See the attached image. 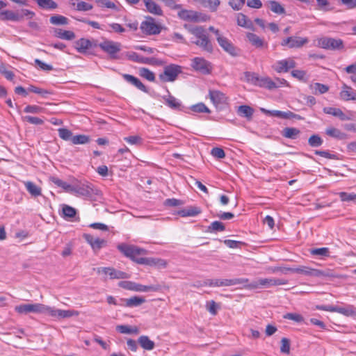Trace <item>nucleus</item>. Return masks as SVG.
I'll return each instance as SVG.
<instances>
[{"mask_svg": "<svg viewBox=\"0 0 356 356\" xmlns=\"http://www.w3.org/2000/svg\"><path fill=\"white\" fill-rule=\"evenodd\" d=\"M225 229V225L220 221H214L208 227L207 231L209 232H223Z\"/></svg>", "mask_w": 356, "mask_h": 356, "instance_id": "46", "label": "nucleus"}, {"mask_svg": "<svg viewBox=\"0 0 356 356\" xmlns=\"http://www.w3.org/2000/svg\"><path fill=\"white\" fill-rule=\"evenodd\" d=\"M118 250L126 257L130 258L138 264V260L140 257V255L147 254V252L143 248H138L136 245H128L126 244H120L118 246Z\"/></svg>", "mask_w": 356, "mask_h": 356, "instance_id": "10", "label": "nucleus"}, {"mask_svg": "<svg viewBox=\"0 0 356 356\" xmlns=\"http://www.w3.org/2000/svg\"><path fill=\"white\" fill-rule=\"evenodd\" d=\"M59 136L65 140H71L72 136V133L67 129L60 128L58 130Z\"/></svg>", "mask_w": 356, "mask_h": 356, "instance_id": "58", "label": "nucleus"}, {"mask_svg": "<svg viewBox=\"0 0 356 356\" xmlns=\"http://www.w3.org/2000/svg\"><path fill=\"white\" fill-rule=\"evenodd\" d=\"M83 237L87 243L90 245L92 249L95 252L99 251L107 244V241L106 240L99 238H95L90 234H84Z\"/></svg>", "mask_w": 356, "mask_h": 356, "instance_id": "20", "label": "nucleus"}, {"mask_svg": "<svg viewBox=\"0 0 356 356\" xmlns=\"http://www.w3.org/2000/svg\"><path fill=\"white\" fill-rule=\"evenodd\" d=\"M35 13L28 9H22L17 12L12 10H3L0 20H10L13 22H19L24 17L31 19L34 17Z\"/></svg>", "mask_w": 356, "mask_h": 356, "instance_id": "6", "label": "nucleus"}, {"mask_svg": "<svg viewBox=\"0 0 356 356\" xmlns=\"http://www.w3.org/2000/svg\"><path fill=\"white\" fill-rule=\"evenodd\" d=\"M245 3V0H230L228 4L232 7L233 10H240L243 8Z\"/></svg>", "mask_w": 356, "mask_h": 356, "instance_id": "61", "label": "nucleus"}, {"mask_svg": "<svg viewBox=\"0 0 356 356\" xmlns=\"http://www.w3.org/2000/svg\"><path fill=\"white\" fill-rule=\"evenodd\" d=\"M116 330L122 334H138V328L136 326L131 327L126 325H120L116 327Z\"/></svg>", "mask_w": 356, "mask_h": 356, "instance_id": "42", "label": "nucleus"}, {"mask_svg": "<svg viewBox=\"0 0 356 356\" xmlns=\"http://www.w3.org/2000/svg\"><path fill=\"white\" fill-rule=\"evenodd\" d=\"M191 67L203 74H210L212 70L211 63L202 57H195L191 60Z\"/></svg>", "mask_w": 356, "mask_h": 356, "instance_id": "14", "label": "nucleus"}, {"mask_svg": "<svg viewBox=\"0 0 356 356\" xmlns=\"http://www.w3.org/2000/svg\"><path fill=\"white\" fill-rule=\"evenodd\" d=\"M268 4L272 12L279 15L285 13L284 8L279 2L276 1H269Z\"/></svg>", "mask_w": 356, "mask_h": 356, "instance_id": "44", "label": "nucleus"}, {"mask_svg": "<svg viewBox=\"0 0 356 356\" xmlns=\"http://www.w3.org/2000/svg\"><path fill=\"white\" fill-rule=\"evenodd\" d=\"M209 96L212 103L216 107L225 104L227 101L225 95L219 90H209Z\"/></svg>", "mask_w": 356, "mask_h": 356, "instance_id": "22", "label": "nucleus"}, {"mask_svg": "<svg viewBox=\"0 0 356 356\" xmlns=\"http://www.w3.org/2000/svg\"><path fill=\"white\" fill-rule=\"evenodd\" d=\"M201 213V209L197 207H189L179 211V215L181 217L196 216Z\"/></svg>", "mask_w": 356, "mask_h": 356, "instance_id": "32", "label": "nucleus"}, {"mask_svg": "<svg viewBox=\"0 0 356 356\" xmlns=\"http://www.w3.org/2000/svg\"><path fill=\"white\" fill-rule=\"evenodd\" d=\"M287 271L294 273H298L310 277H334V275L330 270H321L319 269L312 268L305 266H300L297 268H284Z\"/></svg>", "mask_w": 356, "mask_h": 356, "instance_id": "3", "label": "nucleus"}, {"mask_svg": "<svg viewBox=\"0 0 356 356\" xmlns=\"http://www.w3.org/2000/svg\"><path fill=\"white\" fill-rule=\"evenodd\" d=\"M206 308L211 314L216 315L220 307L214 300H210L207 302Z\"/></svg>", "mask_w": 356, "mask_h": 356, "instance_id": "60", "label": "nucleus"}, {"mask_svg": "<svg viewBox=\"0 0 356 356\" xmlns=\"http://www.w3.org/2000/svg\"><path fill=\"white\" fill-rule=\"evenodd\" d=\"M300 133V131L297 128L286 127L283 129L282 135L286 138L296 139Z\"/></svg>", "mask_w": 356, "mask_h": 356, "instance_id": "36", "label": "nucleus"}, {"mask_svg": "<svg viewBox=\"0 0 356 356\" xmlns=\"http://www.w3.org/2000/svg\"><path fill=\"white\" fill-rule=\"evenodd\" d=\"M38 6L44 9H55L58 5L52 0H36Z\"/></svg>", "mask_w": 356, "mask_h": 356, "instance_id": "48", "label": "nucleus"}, {"mask_svg": "<svg viewBox=\"0 0 356 356\" xmlns=\"http://www.w3.org/2000/svg\"><path fill=\"white\" fill-rule=\"evenodd\" d=\"M182 72V67L180 65L170 64L163 68V72L159 75V79L161 82H173L179 74Z\"/></svg>", "mask_w": 356, "mask_h": 356, "instance_id": "7", "label": "nucleus"}, {"mask_svg": "<svg viewBox=\"0 0 356 356\" xmlns=\"http://www.w3.org/2000/svg\"><path fill=\"white\" fill-rule=\"evenodd\" d=\"M118 286L127 290L138 292L158 291L161 289L159 284L145 286L131 281H121Z\"/></svg>", "mask_w": 356, "mask_h": 356, "instance_id": "8", "label": "nucleus"}, {"mask_svg": "<svg viewBox=\"0 0 356 356\" xmlns=\"http://www.w3.org/2000/svg\"><path fill=\"white\" fill-rule=\"evenodd\" d=\"M318 46L330 50H340L343 48V42L341 39L323 37L318 40Z\"/></svg>", "mask_w": 356, "mask_h": 356, "instance_id": "12", "label": "nucleus"}, {"mask_svg": "<svg viewBox=\"0 0 356 356\" xmlns=\"http://www.w3.org/2000/svg\"><path fill=\"white\" fill-rule=\"evenodd\" d=\"M191 111L195 113H210L211 111L204 103H198L193 105L191 108Z\"/></svg>", "mask_w": 356, "mask_h": 356, "instance_id": "54", "label": "nucleus"}, {"mask_svg": "<svg viewBox=\"0 0 356 356\" xmlns=\"http://www.w3.org/2000/svg\"><path fill=\"white\" fill-rule=\"evenodd\" d=\"M335 312L343 314L346 316H350L355 314V309L353 305L346 307H336Z\"/></svg>", "mask_w": 356, "mask_h": 356, "instance_id": "40", "label": "nucleus"}, {"mask_svg": "<svg viewBox=\"0 0 356 356\" xmlns=\"http://www.w3.org/2000/svg\"><path fill=\"white\" fill-rule=\"evenodd\" d=\"M323 139L318 135H312L308 139L309 145L312 147H318L323 144Z\"/></svg>", "mask_w": 356, "mask_h": 356, "instance_id": "55", "label": "nucleus"}, {"mask_svg": "<svg viewBox=\"0 0 356 356\" xmlns=\"http://www.w3.org/2000/svg\"><path fill=\"white\" fill-rule=\"evenodd\" d=\"M24 185L26 190L31 195L37 197L41 195V188L32 181H26L24 182Z\"/></svg>", "mask_w": 356, "mask_h": 356, "instance_id": "39", "label": "nucleus"}, {"mask_svg": "<svg viewBox=\"0 0 356 356\" xmlns=\"http://www.w3.org/2000/svg\"><path fill=\"white\" fill-rule=\"evenodd\" d=\"M288 281L284 279L277 278H260L257 281L242 284L245 288L248 289H257L260 288H269L273 286L284 285Z\"/></svg>", "mask_w": 356, "mask_h": 356, "instance_id": "4", "label": "nucleus"}, {"mask_svg": "<svg viewBox=\"0 0 356 356\" xmlns=\"http://www.w3.org/2000/svg\"><path fill=\"white\" fill-rule=\"evenodd\" d=\"M296 67V62L293 58H287L277 61L273 68L278 73L287 72L290 69Z\"/></svg>", "mask_w": 356, "mask_h": 356, "instance_id": "19", "label": "nucleus"}, {"mask_svg": "<svg viewBox=\"0 0 356 356\" xmlns=\"http://www.w3.org/2000/svg\"><path fill=\"white\" fill-rule=\"evenodd\" d=\"M341 201L356 202V194L348 193L346 192L339 193Z\"/></svg>", "mask_w": 356, "mask_h": 356, "instance_id": "57", "label": "nucleus"}, {"mask_svg": "<svg viewBox=\"0 0 356 356\" xmlns=\"http://www.w3.org/2000/svg\"><path fill=\"white\" fill-rule=\"evenodd\" d=\"M99 47L111 58H116V54L121 50V44L112 40H104L99 44Z\"/></svg>", "mask_w": 356, "mask_h": 356, "instance_id": "16", "label": "nucleus"}, {"mask_svg": "<svg viewBox=\"0 0 356 356\" xmlns=\"http://www.w3.org/2000/svg\"><path fill=\"white\" fill-rule=\"evenodd\" d=\"M50 181L58 186V187L62 188L65 191L68 193L72 192L73 186L69 184L68 183L63 181V180L60 179L58 177H51Z\"/></svg>", "mask_w": 356, "mask_h": 356, "instance_id": "34", "label": "nucleus"}, {"mask_svg": "<svg viewBox=\"0 0 356 356\" xmlns=\"http://www.w3.org/2000/svg\"><path fill=\"white\" fill-rule=\"evenodd\" d=\"M218 44L226 52L230 55H237L235 47L227 38H218Z\"/></svg>", "mask_w": 356, "mask_h": 356, "instance_id": "23", "label": "nucleus"}, {"mask_svg": "<svg viewBox=\"0 0 356 356\" xmlns=\"http://www.w3.org/2000/svg\"><path fill=\"white\" fill-rule=\"evenodd\" d=\"M346 72L350 74V79L353 82L356 83V63L348 65L345 69Z\"/></svg>", "mask_w": 356, "mask_h": 356, "instance_id": "64", "label": "nucleus"}, {"mask_svg": "<svg viewBox=\"0 0 356 356\" xmlns=\"http://www.w3.org/2000/svg\"><path fill=\"white\" fill-rule=\"evenodd\" d=\"M49 21L52 24L54 25H65L68 24V19L59 15L51 16Z\"/></svg>", "mask_w": 356, "mask_h": 356, "instance_id": "47", "label": "nucleus"}, {"mask_svg": "<svg viewBox=\"0 0 356 356\" xmlns=\"http://www.w3.org/2000/svg\"><path fill=\"white\" fill-rule=\"evenodd\" d=\"M246 38L248 40L257 48H261L266 45V43L262 38L253 33H248Z\"/></svg>", "mask_w": 356, "mask_h": 356, "instance_id": "28", "label": "nucleus"}, {"mask_svg": "<svg viewBox=\"0 0 356 356\" xmlns=\"http://www.w3.org/2000/svg\"><path fill=\"white\" fill-rule=\"evenodd\" d=\"M254 110L249 106L242 105L238 108V114L242 117L250 118L253 115Z\"/></svg>", "mask_w": 356, "mask_h": 356, "instance_id": "43", "label": "nucleus"}, {"mask_svg": "<svg viewBox=\"0 0 356 356\" xmlns=\"http://www.w3.org/2000/svg\"><path fill=\"white\" fill-rule=\"evenodd\" d=\"M326 134H327L329 136L342 139L344 137V134L342 133L339 129L334 127H330L326 129Z\"/></svg>", "mask_w": 356, "mask_h": 356, "instance_id": "53", "label": "nucleus"}, {"mask_svg": "<svg viewBox=\"0 0 356 356\" xmlns=\"http://www.w3.org/2000/svg\"><path fill=\"white\" fill-rule=\"evenodd\" d=\"M220 3V0H204L202 6L204 8H209L211 11L214 12L217 10Z\"/></svg>", "mask_w": 356, "mask_h": 356, "instance_id": "52", "label": "nucleus"}, {"mask_svg": "<svg viewBox=\"0 0 356 356\" xmlns=\"http://www.w3.org/2000/svg\"><path fill=\"white\" fill-rule=\"evenodd\" d=\"M245 76L248 80L255 86L268 90L276 88L274 81L268 76H259L257 74L250 72L246 73Z\"/></svg>", "mask_w": 356, "mask_h": 356, "instance_id": "11", "label": "nucleus"}, {"mask_svg": "<svg viewBox=\"0 0 356 356\" xmlns=\"http://www.w3.org/2000/svg\"><path fill=\"white\" fill-rule=\"evenodd\" d=\"M15 311L24 314L29 313L44 314L58 320L79 315L77 311L57 309L40 303L20 305L15 307Z\"/></svg>", "mask_w": 356, "mask_h": 356, "instance_id": "1", "label": "nucleus"}, {"mask_svg": "<svg viewBox=\"0 0 356 356\" xmlns=\"http://www.w3.org/2000/svg\"><path fill=\"white\" fill-rule=\"evenodd\" d=\"M147 10L154 15L161 16L163 15V11L161 7L156 3L153 0H143Z\"/></svg>", "mask_w": 356, "mask_h": 356, "instance_id": "27", "label": "nucleus"}, {"mask_svg": "<svg viewBox=\"0 0 356 356\" xmlns=\"http://www.w3.org/2000/svg\"><path fill=\"white\" fill-rule=\"evenodd\" d=\"M23 120L28 122L30 124H36V125L42 124L44 123V121L42 119H40L38 117H33V116H30V115H26V116L23 117Z\"/></svg>", "mask_w": 356, "mask_h": 356, "instance_id": "62", "label": "nucleus"}, {"mask_svg": "<svg viewBox=\"0 0 356 356\" xmlns=\"http://www.w3.org/2000/svg\"><path fill=\"white\" fill-rule=\"evenodd\" d=\"M165 104L172 109L179 110L181 108V103L173 96L168 95L163 97Z\"/></svg>", "mask_w": 356, "mask_h": 356, "instance_id": "37", "label": "nucleus"}, {"mask_svg": "<svg viewBox=\"0 0 356 356\" xmlns=\"http://www.w3.org/2000/svg\"><path fill=\"white\" fill-rule=\"evenodd\" d=\"M261 111L263 113L268 115L270 116L277 117V118H282V119H289V115H288V114H289V111L284 112V111H277V110L270 111V110H267L265 108H261Z\"/></svg>", "mask_w": 356, "mask_h": 356, "instance_id": "35", "label": "nucleus"}, {"mask_svg": "<svg viewBox=\"0 0 356 356\" xmlns=\"http://www.w3.org/2000/svg\"><path fill=\"white\" fill-rule=\"evenodd\" d=\"M312 255L320 257H330V250L328 248H313L309 250Z\"/></svg>", "mask_w": 356, "mask_h": 356, "instance_id": "51", "label": "nucleus"}, {"mask_svg": "<svg viewBox=\"0 0 356 356\" xmlns=\"http://www.w3.org/2000/svg\"><path fill=\"white\" fill-rule=\"evenodd\" d=\"M280 351L283 353L289 354L290 352V341L287 338L281 339Z\"/></svg>", "mask_w": 356, "mask_h": 356, "instance_id": "63", "label": "nucleus"}, {"mask_svg": "<svg viewBox=\"0 0 356 356\" xmlns=\"http://www.w3.org/2000/svg\"><path fill=\"white\" fill-rule=\"evenodd\" d=\"M129 60L142 64L162 65L164 62L154 58H147L139 55L136 52H131L127 55Z\"/></svg>", "mask_w": 356, "mask_h": 356, "instance_id": "18", "label": "nucleus"}, {"mask_svg": "<svg viewBox=\"0 0 356 356\" xmlns=\"http://www.w3.org/2000/svg\"><path fill=\"white\" fill-rule=\"evenodd\" d=\"M125 302L124 305L127 307H138L145 302V299L143 297L133 296L130 298L123 300Z\"/></svg>", "mask_w": 356, "mask_h": 356, "instance_id": "31", "label": "nucleus"}, {"mask_svg": "<svg viewBox=\"0 0 356 356\" xmlns=\"http://www.w3.org/2000/svg\"><path fill=\"white\" fill-rule=\"evenodd\" d=\"M122 76L126 81L134 86L140 90L147 92L146 86L138 78L127 74H123Z\"/></svg>", "mask_w": 356, "mask_h": 356, "instance_id": "26", "label": "nucleus"}, {"mask_svg": "<svg viewBox=\"0 0 356 356\" xmlns=\"http://www.w3.org/2000/svg\"><path fill=\"white\" fill-rule=\"evenodd\" d=\"M55 35L60 39L71 40L75 38V34L71 31H65L60 29H56L54 31Z\"/></svg>", "mask_w": 356, "mask_h": 356, "instance_id": "33", "label": "nucleus"}, {"mask_svg": "<svg viewBox=\"0 0 356 356\" xmlns=\"http://www.w3.org/2000/svg\"><path fill=\"white\" fill-rule=\"evenodd\" d=\"M139 75L149 81H154L155 80V75L154 74L150 71L149 69L145 67H142L139 69Z\"/></svg>", "mask_w": 356, "mask_h": 356, "instance_id": "50", "label": "nucleus"}, {"mask_svg": "<svg viewBox=\"0 0 356 356\" xmlns=\"http://www.w3.org/2000/svg\"><path fill=\"white\" fill-rule=\"evenodd\" d=\"M92 47L91 42L86 38H81L76 41L75 42V48L80 53L86 52L88 49H89Z\"/></svg>", "mask_w": 356, "mask_h": 356, "instance_id": "30", "label": "nucleus"}, {"mask_svg": "<svg viewBox=\"0 0 356 356\" xmlns=\"http://www.w3.org/2000/svg\"><path fill=\"white\" fill-rule=\"evenodd\" d=\"M72 193H75L85 197H90L95 193V192L92 185L82 184L73 186Z\"/></svg>", "mask_w": 356, "mask_h": 356, "instance_id": "21", "label": "nucleus"}, {"mask_svg": "<svg viewBox=\"0 0 356 356\" xmlns=\"http://www.w3.org/2000/svg\"><path fill=\"white\" fill-rule=\"evenodd\" d=\"M98 274H104L108 275L111 279H127L130 277V275L120 270H118L110 267H99L95 269Z\"/></svg>", "mask_w": 356, "mask_h": 356, "instance_id": "15", "label": "nucleus"}, {"mask_svg": "<svg viewBox=\"0 0 356 356\" xmlns=\"http://www.w3.org/2000/svg\"><path fill=\"white\" fill-rule=\"evenodd\" d=\"M177 15L182 20L193 22H204L209 19L208 15L192 10L181 9Z\"/></svg>", "mask_w": 356, "mask_h": 356, "instance_id": "9", "label": "nucleus"}, {"mask_svg": "<svg viewBox=\"0 0 356 356\" xmlns=\"http://www.w3.org/2000/svg\"><path fill=\"white\" fill-rule=\"evenodd\" d=\"M90 138L86 135H76L72 138V142L74 145L86 144L89 143Z\"/></svg>", "mask_w": 356, "mask_h": 356, "instance_id": "56", "label": "nucleus"}, {"mask_svg": "<svg viewBox=\"0 0 356 356\" xmlns=\"http://www.w3.org/2000/svg\"><path fill=\"white\" fill-rule=\"evenodd\" d=\"M140 346L147 350H152L154 348V342L151 341L147 336H141L138 339Z\"/></svg>", "mask_w": 356, "mask_h": 356, "instance_id": "38", "label": "nucleus"}, {"mask_svg": "<svg viewBox=\"0 0 356 356\" xmlns=\"http://www.w3.org/2000/svg\"><path fill=\"white\" fill-rule=\"evenodd\" d=\"M284 318L291 320L297 323H301L304 321L303 316L298 313H287L284 315Z\"/></svg>", "mask_w": 356, "mask_h": 356, "instance_id": "59", "label": "nucleus"}, {"mask_svg": "<svg viewBox=\"0 0 356 356\" xmlns=\"http://www.w3.org/2000/svg\"><path fill=\"white\" fill-rule=\"evenodd\" d=\"M248 282L247 278L234 279H208L204 281V285L211 287L230 286L245 284Z\"/></svg>", "mask_w": 356, "mask_h": 356, "instance_id": "5", "label": "nucleus"}, {"mask_svg": "<svg viewBox=\"0 0 356 356\" xmlns=\"http://www.w3.org/2000/svg\"><path fill=\"white\" fill-rule=\"evenodd\" d=\"M142 31L147 35H157L161 31V25L156 23L152 17H147L140 24Z\"/></svg>", "mask_w": 356, "mask_h": 356, "instance_id": "13", "label": "nucleus"}, {"mask_svg": "<svg viewBox=\"0 0 356 356\" xmlns=\"http://www.w3.org/2000/svg\"><path fill=\"white\" fill-rule=\"evenodd\" d=\"M138 264L148 266H158L163 268L166 267L167 265V262L165 260L156 258H140V259L138 260Z\"/></svg>", "mask_w": 356, "mask_h": 356, "instance_id": "24", "label": "nucleus"}, {"mask_svg": "<svg viewBox=\"0 0 356 356\" xmlns=\"http://www.w3.org/2000/svg\"><path fill=\"white\" fill-rule=\"evenodd\" d=\"M310 88L315 95L324 94L329 90L327 86L319 83H315L311 85Z\"/></svg>", "mask_w": 356, "mask_h": 356, "instance_id": "45", "label": "nucleus"}, {"mask_svg": "<svg viewBox=\"0 0 356 356\" xmlns=\"http://www.w3.org/2000/svg\"><path fill=\"white\" fill-rule=\"evenodd\" d=\"M309 40L307 38L291 36L283 39L281 42V45L283 47H287L290 49L300 48L307 44Z\"/></svg>", "mask_w": 356, "mask_h": 356, "instance_id": "17", "label": "nucleus"}, {"mask_svg": "<svg viewBox=\"0 0 356 356\" xmlns=\"http://www.w3.org/2000/svg\"><path fill=\"white\" fill-rule=\"evenodd\" d=\"M340 97L345 101L356 100V90L344 84L340 92Z\"/></svg>", "mask_w": 356, "mask_h": 356, "instance_id": "25", "label": "nucleus"}, {"mask_svg": "<svg viewBox=\"0 0 356 356\" xmlns=\"http://www.w3.org/2000/svg\"><path fill=\"white\" fill-rule=\"evenodd\" d=\"M62 211H63V217L65 218H74L76 214V210L74 208H73L69 205H67V204L63 205Z\"/></svg>", "mask_w": 356, "mask_h": 356, "instance_id": "49", "label": "nucleus"}, {"mask_svg": "<svg viewBox=\"0 0 356 356\" xmlns=\"http://www.w3.org/2000/svg\"><path fill=\"white\" fill-rule=\"evenodd\" d=\"M236 22L237 24L241 27L250 29L252 26L251 21L248 19L246 15L241 13L236 15Z\"/></svg>", "mask_w": 356, "mask_h": 356, "instance_id": "41", "label": "nucleus"}, {"mask_svg": "<svg viewBox=\"0 0 356 356\" xmlns=\"http://www.w3.org/2000/svg\"><path fill=\"white\" fill-rule=\"evenodd\" d=\"M323 112L326 114L332 115L333 116L339 118L341 120H349V118L346 116L343 112L338 108L334 107H325Z\"/></svg>", "mask_w": 356, "mask_h": 356, "instance_id": "29", "label": "nucleus"}, {"mask_svg": "<svg viewBox=\"0 0 356 356\" xmlns=\"http://www.w3.org/2000/svg\"><path fill=\"white\" fill-rule=\"evenodd\" d=\"M184 28L193 35L191 38V43L199 47L202 51L208 53L213 51V44L203 26L185 24Z\"/></svg>", "mask_w": 356, "mask_h": 356, "instance_id": "2", "label": "nucleus"}]
</instances>
